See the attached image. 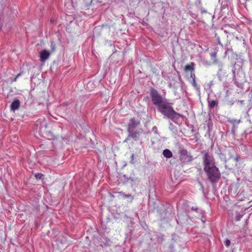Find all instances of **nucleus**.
<instances>
[{"mask_svg": "<svg viewBox=\"0 0 252 252\" xmlns=\"http://www.w3.org/2000/svg\"><path fill=\"white\" fill-rule=\"evenodd\" d=\"M214 85V81L213 80L209 82V83L205 85V89H210L212 86Z\"/></svg>", "mask_w": 252, "mask_h": 252, "instance_id": "6ab92c4d", "label": "nucleus"}, {"mask_svg": "<svg viewBox=\"0 0 252 252\" xmlns=\"http://www.w3.org/2000/svg\"><path fill=\"white\" fill-rule=\"evenodd\" d=\"M138 180V178L135 177L134 175L128 177V183L136 182Z\"/></svg>", "mask_w": 252, "mask_h": 252, "instance_id": "aec40b11", "label": "nucleus"}, {"mask_svg": "<svg viewBox=\"0 0 252 252\" xmlns=\"http://www.w3.org/2000/svg\"><path fill=\"white\" fill-rule=\"evenodd\" d=\"M226 76V72L222 69V66H220L217 73V76L220 81L222 80L224 77Z\"/></svg>", "mask_w": 252, "mask_h": 252, "instance_id": "9d476101", "label": "nucleus"}, {"mask_svg": "<svg viewBox=\"0 0 252 252\" xmlns=\"http://www.w3.org/2000/svg\"><path fill=\"white\" fill-rule=\"evenodd\" d=\"M185 217L187 218V217H188L187 215H185Z\"/></svg>", "mask_w": 252, "mask_h": 252, "instance_id": "4c0bfd02", "label": "nucleus"}, {"mask_svg": "<svg viewBox=\"0 0 252 252\" xmlns=\"http://www.w3.org/2000/svg\"><path fill=\"white\" fill-rule=\"evenodd\" d=\"M20 75H21V73H19V74H18L16 75V77H17V78H18Z\"/></svg>", "mask_w": 252, "mask_h": 252, "instance_id": "c9c22d12", "label": "nucleus"}, {"mask_svg": "<svg viewBox=\"0 0 252 252\" xmlns=\"http://www.w3.org/2000/svg\"><path fill=\"white\" fill-rule=\"evenodd\" d=\"M17 78H18L16 76V77H15V78L12 80V81H13V82H15V81H16V80H17Z\"/></svg>", "mask_w": 252, "mask_h": 252, "instance_id": "f704fd0d", "label": "nucleus"}, {"mask_svg": "<svg viewBox=\"0 0 252 252\" xmlns=\"http://www.w3.org/2000/svg\"><path fill=\"white\" fill-rule=\"evenodd\" d=\"M93 1H94V0H91V3H92Z\"/></svg>", "mask_w": 252, "mask_h": 252, "instance_id": "a19ab883", "label": "nucleus"}, {"mask_svg": "<svg viewBox=\"0 0 252 252\" xmlns=\"http://www.w3.org/2000/svg\"><path fill=\"white\" fill-rule=\"evenodd\" d=\"M150 96L153 103L157 107V108L167 101L156 90L153 88L150 90Z\"/></svg>", "mask_w": 252, "mask_h": 252, "instance_id": "7ed1b4c3", "label": "nucleus"}, {"mask_svg": "<svg viewBox=\"0 0 252 252\" xmlns=\"http://www.w3.org/2000/svg\"><path fill=\"white\" fill-rule=\"evenodd\" d=\"M235 63H234L233 65V68L232 69V75H233L232 80L234 82V83L238 86V82L237 81V79H236V73H235L236 68H235Z\"/></svg>", "mask_w": 252, "mask_h": 252, "instance_id": "4468645a", "label": "nucleus"}, {"mask_svg": "<svg viewBox=\"0 0 252 252\" xmlns=\"http://www.w3.org/2000/svg\"><path fill=\"white\" fill-rule=\"evenodd\" d=\"M120 194L121 197H122L124 198H131L132 199H133V197L131 194H126L125 193L122 192H120Z\"/></svg>", "mask_w": 252, "mask_h": 252, "instance_id": "a211bd4d", "label": "nucleus"}, {"mask_svg": "<svg viewBox=\"0 0 252 252\" xmlns=\"http://www.w3.org/2000/svg\"><path fill=\"white\" fill-rule=\"evenodd\" d=\"M142 132L143 130L142 128H139L128 132V133L129 134V136H131V138L135 141L138 140L140 135L142 133Z\"/></svg>", "mask_w": 252, "mask_h": 252, "instance_id": "0eeeda50", "label": "nucleus"}, {"mask_svg": "<svg viewBox=\"0 0 252 252\" xmlns=\"http://www.w3.org/2000/svg\"><path fill=\"white\" fill-rule=\"evenodd\" d=\"M201 13H206L207 12V10L204 9L203 8H201Z\"/></svg>", "mask_w": 252, "mask_h": 252, "instance_id": "7c9ffc66", "label": "nucleus"}, {"mask_svg": "<svg viewBox=\"0 0 252 252\" xmlns=\"http://www.w3.org/2000/svg\"><path fill=\"white\" fill-rule=\"evenodd\" d=\"M194 63H191L190 64H187L185 67V71H190L191 72H193L194 70Z\"/></svg>", "mask_w": 252, "mask_h": 252, "instance_id": "f8f14e48", "label": "nucleus"}, {"mask_svg": "<svg viewBox=\"0 0 252 252\" xmlns=\"http://www.w3.org/2000/svg\"><path fill=\"white\" fill-rule=\"evenodd\" d=\"M242 217H243L242 215H240L239 214H237L235 217L236 220H237V221L240 220L241 219V218H242Z\"/></svg>", "mask_w": 252, "mask_h": 252, "instance_id": "412c9836", "label": "nucleus"}, {"mask_svg": "<svg viewBox=\"0 0 252 252\" xmlns=\"http://www.w3.org/2000/svg\"><path fill=\"white\" fill-rule=\"evenodd\" d=\"M202 164L203 165V169L216 166L215 158L212 154L208 152H205L203 154L202 157Z\"/></svg>", "mask_w": 252, "mask_h": 252, "instance_id": "20e7f679", "label": "nucleus"}, {"mask_svg": "<svg viewBox=\"0 0 252 252\" xmlns=\"http://www.w3.org/2000/svg\"><path fill=\"white\" fill-rule=\"evenodd\" d=\"M208 107L210 109H213L215 107L217 106L219 101L217 99L212 100L208 99Z\"/></svg>", "mask_w": 252, "mask_h": 252, "instance_id": "9b49d317", "label": "nucleus"}, {"mask_svg": "<svg viewBox=\"0 0 252 252\" xmlns=\"http://www.w3.org/2000/svg\"><path fill=\"white\" fill-rule=\"evenodd\" d=\"M210 55L212 57L216 59L217 57V52L215 51L213 53H211Z\"/></svg>", "mask_w": 252, "mask_h": 252, "instance_id": "a878e982", "label": "nucleus"}, {"mask_svg": "<svg viewBox=\"0 0 252 252\" xmlns=\"http://www.w3.org/2000/svg\"><path fill=\"white\" fill-rule=\"evenodd\" d=\"M180 159L183 163L190 162L193 160V157L189 154L188 152L186 149H182L179 152Z\"/></svg>", "mask_w": 252, "mask_h": 252, "instance_id": "39448f33", "label": "nucleus"}, {"mask_svg": "<svg viewBox=\"0 0 252 252\" xmlns=\"http://www.w3.org/2000/svg\"><path fill=\"white\" fill-rule=\"evenodd\" d=\"M131 138V136H129V134H128V136L127 138L125 139L124 142H127V141L129 140Z\"/></svg>", "mask_w": 252, "mask_h": 252, "instance_id": "c756f323", "label": "nucleus"}, {"mask_svg": "<svg viewBox=\"0 0 252 252\" xmlns=\"http://www.w3.org/2000/svg\"><path fill=\"white\" fill-rule=\"evenodd\" d=\"M20 106V101L18 99H15L10 105V109L13 112L19 109Z\"/></svg>", "mask_w": 252, "mask_h": 252, "instance_id": "1a4fd4ad", "label": "nucleus"}, {"mask_svg": "<svg viewBox=\"0 0 252 252\" xmlns=\"http://www.w3.org/2000/svg\"><path fill=\"white\" fill-rule=\"evenodd\" d=\"M133 159H134V155H133V154H132V155H131V161H130V162H131V163H134V162L133 161Z\"/></svg>", "mask_w": 252, "mask_h": 252, "instance_id": "473e14b6", "label": "nucleus"}, {"mask_svg": "<svg viewBox=\"0 0 252 252\" xmlns=\"http://www.w3.org/2000/svg\"><path fill=\"white\" fill-rule=\"evenodd\" d=\"M191 210H193V211H197L198 210V208L197 207H192L191 208Z\"/></svg>", "mask_w": 252, "mask_h": 252, "instance_id": "72a5a7b5", "label": "nucleus"}, {"mask_svg": "<svg viewBox=\"0 0 252 252\" xmlns=\"http://www.w3.org/2000/svg\"><path fill=\"white\" fill-rule=\"evenodd\" d=\"M55 21L56 20L54 18H52L51 19L50 22L51 24H54L55 23Z\"/></svg>", "mask_w": 252, "mask_h": 252, "instance_id": "2f4dec72", "label": "nucleus"}, {"mask_svg": "<svg viewBox=\"0 0 252 252\" xmlns=\"http://www.w3.org/2000/svg\"><path fill=\"white\" fill-rule=\"evenodd\" d=\"M232 156L231 155H230V158H232Z\"/></svg>", "mask_w": 252, "mask_h": 252, "instance_id": "ea45409f", "label": "nucleus"}, {"mask_svg": "<svg viewBox=\"0 0 252 252\" xmlns=\"http://www.w3.org/2000/svg\"><path fill=\"white\" fill-rule=\"evenodd\" d=\"M140 125V122L135 118H132L130 119L129 122L127 125V130L130 131L137 129H139L138 126Z\"/></svg>", "mask_w": 252, "mask_h": 252, "instance_id": "423d86ee", "label": "nucleus"}, {"mask_svg": "<svg viewBox=\"0 0 252 252\" xmlns=\"http://www.w3.org/2000/svg\"><path fill=\"white\" fill-rule=\"evenodd\" d=\"M203 170L207 175V179L213 185L216 184L220 179L221 174L219 169L216 166Z\"/></svg>", "mask_w": 252, "mask_h": 252, "instance_id": "f03ea898", "label": "nucleus"}, {"mask_svg": "<svg viewBox=\"0 0 252 252\" xmlns=\"http://www.w3.org/2000/svg\"><path fill=\"white\" fill-rule=\"evenodd\" d=\"M224 244H225V245L226 246V247H229L230 245V241L228 239H226L225 240V241H224Z\"/></svg>", "mask_w": 252, "mask_h": 252, "instance_id": "b1692460", "label": "nucleus"}, {"mask_svg": "<svg viewBox=\"0 0 252 252\" xmlns=\"http://www.w3.org/2000/svg\"><path fill=\"white\" fill-rule=\"evenodd\" d=\"M51 48L52 52H54L56 49V45L53 42H51Z\"/></svg>", "mask_w": 252, "mask_h": 252, "instance_id": "4be33fe9", "label": "nucleus"}, {"mask_svg": "<svg viewBox=\"0 0 252 252\" xmlns=\"http://www.w3.org/2000/svg\"><path fill=\"white\" fill-rule=\"evenodd\" d=\"M152 131L155 133V134H157L158 133V128L156 126H154L153 128H152Z\"/></svg>", "mask_w": 252, "mask_h": 252, "instance_id": "393cba45", "label": "nucleus"}, {"mask_svg": "<svg viewBox=\"0 0 252 252\" xmlns=\"http://www.w3.org/2000/svg\"><path fill=\"white\" fill-rule=\"evenodd\" d=\"M227 122L229 123L234 125V124H238L240 122V120H236L234 119H229L227 120Z\"/></svg>", "mask_w": 252, "mask_h": 252, "instance_id": "f3484780", "label": "nucleus"}, {"mask_svg": "<svg viewBox=\"0 0 252 252\" xmlns=\"http://www.w3.org/2000/svg\"><path fill=\"white\" fill-rule=\"evenodd\" d=\"M158 110L164 117L172 120L174 119H178L183 116V115L176 112L167 101L158 107Z\"/></svg>", "mask_w": 252, "mask_h": 252, "instance_id": "f257e3e1", "label": "nucleus"}, {"mask_svg": "<svg viewBox=\"0 0 252 252\" xmlns=\"http://www.w3.org/2000/svg\"><path fill=\"white\" fill-rule=\"evenodd\" d=\"M170 126H173L172 124V123H170Z\"/></svg>", "mask_w": 252, "mask_h": 252, "instance_id": "58836bf2", "label": "nucleus"}, {"mask_svg": "<svg viewBox=\"0 0 252 252\" xmlns=\"http://www.w3.org/2000/svg\"><path fill=\"white\" fill-rule=\"evenodd\" d=\"M191 83L192 85V86L194 88V89L196 90L198 94L200 93V85H198L196 82V80L195 79L192 80L191 81Z\"/></svg>", "mask_w": 252, "mask_h": 252, "instance_id": "ddd939ff", "label": "nucleus"}, {"mask_svg": "<svg viewBox=\"0 0 252 252\" xmlns=\"http://www.w3.org/2000/svg\"><path fill=\"white\" fill-rule=\"evenodd\" d=\"M50 55V53L48 51L45 49L42 50L40 53V61L41 62H45L47 59H48Z\"/></svg>", "mask_w": 252, "mask_h": 252, "instance_id": "6e6552de", "label": "nucleus"}, {"mask_svg": "<svg viewBox=\"0 0 252 252\" xmlns=\"http://www.w3.org/2000/svg\"><path fill=\"white\" fill-rule=\"evenodd\" d=\"M123 178H124V179L125 180V182L126 183H128V176L126 175H124L123 176Z\"/></svg>", "mask_w": 252, "mask_h": 252, "instance_id": "cd10ccee", "label": "nucleus"}, {"mask_svg": "<svg viewBox=\"0 0 252 252\" xmlns=\"http://www.w3.org/2000/svg\"><path fill=\"white\" fill-rule=\"evenodd\" d=\"M179 221H180V220H179V218H178V220H177V223H178V224L179 223Z\"/></svg>", "mask_w": 252, "mask_h": 252, "instance_id": "e433bc0d", "label": "nucleus"}, {"mask_svg": "<svg viewBox=\"0 0 252 252\" xmlns=\"http://www.w3.org/2000/svg\"><path fill=\"white\" fill-rule=\"evenodd\" d=\"M190 78H191L192 80L195 79V74L192 72L190 73Z\"/></svg>", "mask_w": 252, "mask_h": 252, "instance_id": "c85d7f7f", "label": "nucleus"}, {"mask_svg": "<svg viewBox=\"0 0 252 252\" xmlns=\"http://www.w3.org/2000/svg\"><path fill=\"white\" fill-rule=\"evenodd\" d=\"M43 176V175L41 173H37L35 175V177L36 179H41Z\"/></svg>", "mask_w": 252, "mask_h": 252, "instance_id": "5701e85b", "label": "nucleus"}, {"mask_svg": "<svg viewBox=\"0 0 252 252\" xmlns=\"http://www.w3.org/2000/svg\"><path fill=\"white\" fill-rule=\"evenodd\" d=\"M218 155L219 158L221 160L223 161L225 164H226L227 161V159L226 158L225 155L221 152L219 153Z\"/></svg>", "mask_w": 252, "mask_h": 252, "instance_id": "dca6fc26", "label": "nucleus"}, {"mask_svg": "<svg viewBox=\"0 0 252 252\" xmlns=\"http://www.w3.org/2000/svg\"><path fill=\"white\" fill-rule=\"evenodd\" d=\"M241 158L240 156L237 155L234 158V160L236 161H238L240 160Z\"/></svg>", "mask_w": 252, "mask_h": 252, "instance_id": "bb28decb", "label": "nucleus"}, {"mask_svg": "<svg viewBox=\"0 0 252 252\" xmlns=\"http://www.w3.org/2000/svg\"><path fill=\"white\" fill-rule=\"evenodd\" d=\"M162 154L166 158H170L173 156L172 152L168 149L164 150Z\"/></svg>", "mask_w": 252, "mask_h": 252, "instance_id": "2eb2a0df", "label": "nucleus"}]
</instances>
